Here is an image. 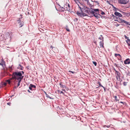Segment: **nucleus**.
Returning <instances> with one entry per match:
<instances>
[{
    "mask_svg": "<svg viewBox=\"0 0 130 130\" xmlns=\"http://www.w3.org/2000/svg\"><path fill=\"white\" fill-rule=\"evenodd\" d=\"M78 8L80 9L81 12H79L78 11H77L76 13L77 15L83 18L85 16H89L86 14L85 13L86 10H87V7L84 6L83 5L81 4L80 6L78 4H77Z\"/></svg>",
    "mask_w": 130,
    "mask_h": 130,
    "instance_id": "nucleus-1",
    "label": "nucleus"
},
{
    "mask_svg": "<svg viewBox=\"0 0 130 130\" xmlns=\"http://www.w3.org/2000/svg\"><path fill=\"white\" fill-rule=\"evenodd\" d=\"M12 76L13 79L15 80H22L24 77V76L22 75V74H21L19 71L13 72Z\"/></svg>",
    "mask_w": 130,
    "mask_h": 130,
    "instance_id": "nucleus-2",
    "label": "nucleus"
},
{
    "mask_svg": "<svg viewBox=\"0 0 130 130\" xmlns=\"http://www.w3.org/2000/svg\"><path fill=\"white\" fill-rule=\"evenodd\" d=\"M93 9L91 8L87 7V10H86L85 11V13H87L89 15V16H90V14H92L94 13V11H93Z\"/></svg>",
    "mask_w": 130,
    "mask_h": 130,
    "instance_id": "nucleus-3",
    "label": "nucleus"
},
{
    "mask_svg": "<svg viewBox=\"0 0 130 130\" xmlns=\"http://www.w3.org/2000/svg\"><path fill=\"white\" fill-rule=\"evenodd\" d=\"M115 21H117L119 23H125L126 24H127V22L125 21L124 20L122 19L121 18H120L119 17H116V19L115 20Z\"/></svg>",
    "mask_w": 130,
    "mask_h": 130,
    "instance_id": "nucleus-4",
    "label": "nucleus"
},
{
    "mask_svg": "<svg viewBox=\"0 0 130 130\" xmlns=\"http://www.w3.org/2000/svg\"><path fill=\"white\" fill-rule=\"evenodd\" d=\"M20 15L21 16V17L20 18H19L18 20L17 21L18 23L19 24V26L20 27H22L23 26L24 24V21H21L20 19L22 18V15L21 14H20Z\"/></svg>",
    "mask_w": 130,
    "mask_h": 130,
    "instance_id": "nucleus-5",
    "label": "nucleus"
},
{
    "mask_svg": "<svg viewBox=\"0 0 130 130\" xmlns=\"http://www.w3.org/2000/svg\"><path fill=\"white\" fill-rule=\"evenodd\" d=\"M94 13L92 14H90V16H89L88 17H92L93 16H94L97 19H98L100 18V17L98 15H99V16H101V17H102V16L99 14V12H98L97 13L94 12Z\"/></svg>",
    "mask_w": 130,
    "mask_h": 130,
    "instance_id": "nucleus-6",
    "label": "nucleus"
},
{
    "mask_svg": "<svg viewBox=\"0 0 130 130\" xmlns=\"http://www.w3.org/2000/svg\"><path fill=\"white\" fill-rule=\"evenodd\" d=\"M63 7L66 11L67 10L69 11H70V6L69 4L67 3L66 4L65 3Z\"/></svg>",
    "mask_w": 130,
    "mask_h": 130,
    "instance_id": "nucleus-7",
    "label": "nucleus"
},
{
    "mask_svg": "<svg viewBox=\"0 0 130 130\" xmlns=\"http://www.w3.org/2000/svg\"><path fill=\"white\" fill-rule=\"evenodd\" d=\"M121 4H126L128 2L129 0H118Z\"/></svg>",
    "mask_w": 130,
    "mask_h": 130,
    "instance_id": "nucleus-8",
    "label": "nucleus"
},
{
    "mask_svg": "<svg viewBox=\"0 0 130 130\" xmlns=\"http://www.w3.org/2000/svg\"><path fill=\"white\" fill-rule=\"evenodd\" d=\"M5 63V61H2L0 63V65H1L3 67V68L2 69L5 70L6 65Z\"/></svg>",
    "mask_w": 130,
    "mask_h": 130,
    "instance_id": "nucleus-9",
    "label": "nucleus"
},
{
    "mask_svg": "<svg viewBox=\"0 0 130 130\" xmlns=\"http://www.w3.org/2000/svg\"><path fill=\"white\" fill-rule=\"evenodd\" d=\"M32 88H36V86L32 84H30L29 86V88L30 90H33Z\"/></svg>",
    "mask_w": 130,
    "mask_h": 130,
    "instance_id": "nucleus-10",
    "label": "nucleus"
},
{
    "mask_svg": "<svg viewBox=\"0 0 130 130\" xmlns=\"http://www.w3.org/2000/svg\"><path fill=\"white\" fill-rule=\"evenodd\" d=\"M114 14L116 16L119 17H122V14L121 13L117 12H115Z\"/></svg>",
    "mask_w": 130,
    "mask_h": 130,
    "instance_id": "nucleus-11",
    "label": "nucleus"
},
{
    "mask_svg": "<svg viewBox=\"0 0 130 130\" xmlns=\"http://www.w3.org/2000/svg\"><path fill=\"white\" fill-rule=\"evenodd\" d=\"M124 63L125 64H129L130 63V59L129 58H128L126 59L124 61Z\"/></svg>",
    "mask_w": 130,
    "mask_h": 130,
    "instance_id": "nucleus-12",
    "label": "nucleus"
},
{
    "mask_svg": "<svg viewBox=\"0 0 130 130\" xmlns=\"http://www.w3.org/2000/svg\"><path fill=\"white\" fill-rule=\"evenodd\" d=\"M122 14L125 15V16H126L128 17L130 16V14H129V13H126L125 12L123 11H122L121 12Z\"/></svg>",
    "mask_w": 130,
    "mask_h": 130,
    "instance_id": "nucleus-13",
    "label": "nucleus"
},
{
    "mask_svg": "<svg viewBox=\"0 0 130 130\" xmlns=\"http://www.w3.org/2000/svg\"><path fill=\"white\" fill-rule=\"evenodd\" d=\"M58 5L59 6L60 8L61 9V10H60V11L61 12H63L64 11H66L65 9V8H64V7H61L60 5L58 4Z\"/></svg>",
    "mask_w": 130,
    "mask_h": 130,
    "instance_id": "nucleus-14",
    "label": "nucleus"
},
{
    "mask_svg": "<svg viewBox=\"0 0 130 130\" xmlns=\"http://www.w3.org/2000/svg\"><path fill=\"white\" fill-rule=\"evenodd\" d=\"M103 45H104L103 41H100V47H102L103 48H104V46Z\"/></svg>",
    "mask_w": 130,
    "mask_h": 130,
    "instance_id": "nucleus-15",
    "label": "nucleus"
},
{
    "mask_svg": "<svg viewBox=\"0 0 130 130\" xmlns=\"http://www.w3.org/2000/svg\"><path fill=\"white\" fill-rule=\"evenodd\" d=\"M59 85L60 86V87L62 88H66V86L65 85H63L61 84V83L59 84Z\"/></svg>",
    "mask_w": 130,
    "mask_h": 130,
    "instance_id": "nucleus-16",
    "label": "nucleus"
},
{
    "mask_svg": "<svg viewBox=\"0 0 130 130\" xmlns=\"http://www.w3.org/2000/svg\"><path fill=\"white\" fill-rule=\"evenodd\" d=\"M16 82H18L17 83V87H18L20 85V83L21 82L22 80H15Z\"/></svg>",
    "mask_w": 130,
    "mask_h": 130,
    "instance_id": "nucleus-17",
    "label": "nucleus"
},
{
    "mask_svg": "<svg viewBox=\"0 0 130 130\" xmlns=\"http://www.w3.org/2000/svg\"><path fill=\"white\" fill-rule=\"evenodd\" d=\"M115 56V57H117V56H118L120 58H121V56L119 54H114Z\"/></svg>",
    "mask_w": 130,
    "mask_h": 130,
    "instance_id": "nucleus-18",
    "label": "nucleus"
},
{
    "mask_svg": "<svg viewBox=\"0 0 130 130\" xmlns=\"http://www.w3.org/2000/svg\"><path fill=\"white\" fill-rule=\"evenodd\" d=\"M45 93L46 95V96L47 98H49L50 99H53V98L50 96L49 95H48L46 92H45Z\"/></svg>",
    "mask_w": 130,
    "mask_h": 130,
    "instance_id": "nucleus-19",
    "label": "nucleus"
},
{
    "mask_svg": "<svg viewBox=\"0 0 130 130\" xmlns=\"http://www.w3.org/2000/svg\"><path fill=\"white\" fill-rule=\"evenodd\" d=\"M100 37L98 38V39H100L102 41H103V37L101 35H100Z\"/></svg>",
    "mask_w": 130,
    "mask_h": 130,
    "instance_id": "nucleus-20",
    "label": "nucleus"
},
{
    "mask_svg": "<svg viewBox=\"0 0 130 130\" xmlns=\"http://www.w3.org/2000/svg\"><path fill=\"white\" fill-rule=\"evenodd\" d=\"M93 11L95 12H99V9H93Z\"/></svg>",
    "mask_w": 130,
    "mask_h": 130,
    "instance_id": "nucleus-21",
    "label": "nucleus"
},
{
    "mask_svg": "<svg viewBox=\"0 0 130 130\" xmlns=\"http://www.w3.org/2000/svg\"><path fill=\"white\" fill-rule=\"evenodd\" d=\"M115 73L116 74L117 76L120 75V73L118 71H116V73Z\"/></svg>",
    "mask_w": 130,
    "mask_h": 130,
    "instance_id": "nucleus-22",
    "label": "nucleus"
},
{
    "mask_svg": "<svg viewBox=\"0 0 130 130\" xmlns=\"http://www.w3.org/2000/svg\"><path fill=\"white\" fill-rule=\"evenodd\" d=\"M120 76H119V75L117 76V75H116V78L118 80H120Z\"/></svg>",
    "mask_w": 130,
    "mask_h": 130,
    "instance_id": "nucleus-23",
    "label": "nucleus"
},
{
    "mask_svg": "<svg viewBox=\"0 0 130 130\" xmlns=\"http://www.w3.org/2000/svg\"><path fill=\"white\" fill-rule=\"evenodd\" d=\"M113 97L115 98V100H116V101H119V100L117 99V96H114Z\"/></svg>",
    "mask_w": 130,
    "mask_h": 130,
    "instance_id": "nucleus-24",
    "label": "nucleus"
},
{
    "mask_svg": "<svg viewBox=\"0 0 130 130\" xmlns=\"http://www.w3.org/2000/svg\"><path fill=\"white\" fill-rule=\"evenodd\" d=\"M125 38V39H127V40H127L128 41H130V40L129 39V38L127 36H126V35L124 36Z\"/></svg>",
    "mask_w": 130,
    "mask_h": 130,
    "instance_id": "nucleus-25",
    "label": "nucleus"
},
{
    "mask_svg": "<svg viewBox=\"0 0 130 130\" xmlns=\"http://www.w3.org/2000/svg\"><path fill=\"white\" fill-rule=\"evenodd\" d=\"M112 17L113 18V19L115 20L116 19V16L114 15L113 14H112Z\"/></svg>",
    "mask_w": 130,
    "mask_h": 130,
    "instance_id": "nucleus-26",
    "label": "nucleus"
},
{
    "mask_svg": "<svg viewBox=\"0 0 130 130\" xmlns=\"http://www.w3.org/2000/svg\"><path fill=\"white\" fill-rule=\"evenodd\" d=\"M75 2L77 4V2L78 3H80V2L79 1V0H74Z\"/></svg>",
    "mask_w": 130,
    "mask_h": 130,
    "instance_id": "nucleus-27",
    "label": "nucleus"
},
{
    "mask_svg": "<svg viewBox=\"0 0 130 130\" xmlns=\"http://www.w3.org/2000/svg\"><path fill=\"white\" fill-rule=\"evenodd\" d=\"M127 71H128V72L127 73V74H126L127 77L128 76H130V72L129 71H128V70H127Z\"/></svg>",
    "mask_w": 130,
    "mask_h": 130,
    "instance_id": "nucleus-28",
    "label": "nucleus"
},
{
    "mask_svg": "<svg viewBox=\"0 0 130 130\" xmlns=\"http://www.w3.org/2000/svg\"><path fill=\"white\" fill-rule=\"evenodd\" d=\"M117 10H119V9L116 8V7L114 8V9H113V10L114 11H117Z\"/></svg>",
    "mask_w": 130,
    "mask_h": 130,
    "instance_id": "nucleus-29",
    "label": "nucleus"
},
{
    "mask_svg": "<svg viewBox=\"0 0 130 130\" xmlns=\"http://www.w3.org/2000/svg\"><path fill=\"white\" fill-rule=\"evenodd\" d=\"M98 84H99V87H103V86L101 84V83L100 82H99L98 83Z\"/></svg>",
    "mask_w": 130,
    "mask_h": 130,
    "instance_id": "nucleus-30",
    "label": "nucleus"
},
{
    "mask_svg": "<svg viewBox=\"0 0 130 130\" xmlns=\"http://www.w3.org/2000/svg\"><path fill=\"white\" fill-rule=\"evenodd\" d=\"M92 62L94 64L95 66H96L97 65V63L96 62L93 61Z\"/></svg>",
    "mask_w": 130,
    "mask_h": 130,
    "instance_id": "nucleus-31",
    "label": "nucleus"
},
{
    "mask_svg": "<svg viewBox=\"0 0 130 130\" xmlns=\"http://www.w3.org/2000/svg\"><path fill=\"white\" fill-rule=\"evenodd\" d=\"M91 1L92 2H95L97 4H99V2L98 1H93L92 0H91Z\"/></svg>",
    "mask_w": 130,
    "mask_h": 130,
    "instance_id": "nucleus-32",
    "label": "nucleus"
},
{
    "mask_svg": "<svg viewBox=\"0 0 130 130\" xmlns=\"http://www.w3.org/2000/svg\"><path fill=\"white\" fill-rule=\"evenodd\" d=\"M101 11L102 12L101 14L102 15H105V12H104L102 11L101 10Z\"/></svg>",
    "mask_w": 130,
    "mask_h": 130,
    "instance_id": "nucleus-33",
    "label": "nucleus"
},
{
    "mask_svg": "<svg viewBox=\"0 0 130 130\" xmlns=\"http://www.w3.org/2000/svg\"><path fill=\"white\" fill-rule=\"evenodd\" d=\"M126 41L127 44L129 46L130 45V43H129V41H128L127 40H126Z\"/></svg>",
    "mask_w": 130,
    "mask_h": 130,
    "instance_id": "nucleus-34",
    "label": "nucleus"
},
{
    "mask_svg": "<svg viewBox=\"0 0 130 130\" xmlns=\"http://www.w3.org/2000/svg\"><path fill=\"white\" fill-rule=\"evenodd\" d=\"M114 66H115V67H118V64H117L116 63H114Z\"/></svg>",
    "mask_w": 130,
    "mask_h": 130,
    "instance_id": "nucleus-35",
    "label": "nucleus"
},
{
    "mask_svg": "<svg viewBox=\"0 0 130 130\" xmlns=\"http://www.w3.org/2000/svg\"><path fill=\"white\" fill-rule=\"evenodd\" d=\"M9 70L11 71H12L13 69H12V66L9 67Z\"/></svg>",
    "mask_w": 130,
    "mask_h": 130,
    "instance_id": "nucleus-36",
    "label": "nucleus"
},
{
    "mask_svg": "<svg viewBox=\"0 0 130 130\" xmlns=\"http://www.w3.org/2000/svg\"><path fill=\"white\" fill-rule=\"evenodd\" d=\"M123 84L124 86H126L127 85L126 83L125 82H123Z\"/></svg>",
    "mask_w": 130,
    "mask_h": 130,
    "instance_id": "nucleus-37",
    "label": "nucleus"
},
{
    "mask_svg": "<svg viewBox=\"0 0 130 130\" xmlns=\"http://www.w3.org/2000/svg\"><path fill=\"white\" fill-rule=\"evenodd\" d=\"M51 48L52 49H56V48L55 47H53V46L51 45V47L50 48Z\"/></svg>",
    "mask_w": 130,
    "mask_h": 130,
    "instance_id": "nucleus-38",
    "label": "nucleus"
},
{
    "mask_svg": "<svg viewBox=\"0 0 130 130\" xmlns=\"http://www.w3.org/2000/svg\"><path fill=\"white\" fill-rule=\"evenodd\" d=\"M19 72L21 74H22V75L23 74H24V72L23 71H19Z\"/></svg>",
    "mask_w": 130,
    "mask_h": 130,
    "instance_id": "nucleus-39",
    "label": "nucleus"
},
{
    "mask_svg": "<svg viewBox=\"0 0 130 130\" xmlns=\"http://www.w3.org/2000/svg\"><path fill=\"white\" fill-rule=\"evenodd\" d=\"M7 82L9 84H10L11 83V82L9 80H7Z\"/></svg>",
    "mask_w": 130,
    "mask_h": 130,
    "instance_id": "nucleus-40",
    "label": "nucleus"
},
{
    "mask_svg": "<svg viewBox=\"0 0 130 130\" xmlns=\"http://www.w3.org/2000/svg\"><path fill=\"white\" fill-rule=\"evenodd\" d=\"M20 69L21 70H23V67L22 66H21L20 67Z\"/></svg>",
    "mask_w": 130,
    "mask_h": 130,
    "instance_id": "nucleus-41",
    "label": "nucleus"
},
{
    "mask_svg": "<svg viewBox=\"0 0 130 130\" xmlns=\"http://www.w3.org/2000/svg\"><path fill=\"white\" fill-rule=\"evenodd\" d=\"M119 103H122L123 105L125 104L126 103L125 102H121V101Z\"/></svg>",
    "mask_w": 130,
    "mask_h": 130,
    "instance_id": "nucleus-42",
    "label": "nucleus"
},
{
    "mask_svg": "<svg viewBox=\"0 0 130 130\" xmlns=\"http://www.w3.org/2000/svg\"><path fill=\"white\" fill-rule=\"evenodd\" d=\"M66 29L68 31H70V30L68 28H66Z\"/></svg>",
    "mask_w": 130,
    "mask_h": 130,
    "instance_id": "nucleus-43",
    "label": "nucleus"
},
{
    "mask_svg": "<svg viewBox=\"0 0 130 130\" xmlns=\"http://www.w3.org/2000/svg\"><path fill=\"white\" fill-rule=\"evenodd\" d=\"M103 88L104 89V91H106V88H105L103 86Z\"/></svg>",
    "mask_w": 130,
    "mask_h": 130,
    "instance_id": "nucleus-44",
    "label": "nucleus"
},
{
    "mask_svg": "<svg viewBox=\"0 0 130 130\" xmlns=\"http://www.w3.org/2000/svg\"><path fill=\"white\" fill-rule=\"evenodd\" d=\"M104 126V127H109L110 126H109L106 125H105Z\"/></svg>",
    "mask_w": 130,
    "mask_h": 130,
    "instance_id": "nucleus-45",
    "label": "nucleus"
},
{
    "mask_svg": "<svg viewBox=\"0 0 130 130\" xmlns=\"http://www.w3.org/2000/svg\"><path fill=\"white\" fill-rule=\"evenodd\" d=\"M127 24H126L127 25H130V23H129V22H127Z\"/></svg>",
    "mask_w": 130,
    "mask_h": 130,
    "instance_id": "nucleus-46",
    "label": "nucleus"
},
{
    "mask_svg": "<svg viewBox=\"0 0 130 130\" xmlns=\"http://www.w3.org/2000/svg\"><path fill=\"white\" fill-rule=\"evenodd\" d=\"M119 25H120L119 24H117L116 25V26L117 27V26H119Z\"/></svg>",
    "mask_w": 130,
    "mask_h": 130,
    "instance_id": "nucleus-47",
    "label": "nucleus"
},
{
    "mask_svg": "<svg viewBox=\"0 0 130 130\" xmlns=\"http://www.w3.org/2000/svg\"><path fill=\"white\" fill-rule=\"evenodd\" d=\"M69 71L71 72L73 74L75 73V72H73V71Z\"/></svg>",
    "mask_w": 130,
    "mask_h": 130,
    "instance_id": "nucleus-48",
    "label": "nucleus"
},
{
    "mask_svg": "<svg viewBox=\"0 0 130 130\" xmlns=\"http://www.w3.org/2000/svg\"><path fill=\"white\" fill-rule=\"evenodd\" d=\"M85 1H87V3H89L88 0H85Z\"/></svg>",
    "mask_w": 130,
    "mask_h": 130,
    "instance_id": "nucleus-49",
    "label": "nucleus"
},
{
    "mask_svg": "<svg viewBox=\"0 0 130 130\" xmlns=\"http://www.w3.org/2000/svg\"><path fill=\"white\" fill-rule=\"evenodd\" d=\"M101 17L102 18V17H103V18H105V17H105V16H102V17Z\"/></svg>",
    "mask_w": 130,
    "mask_h": 130,
    "instance_id": "nucleus-50",
    "label": "nucleus"
},
{
    "mask_svg": "<svg viewBox=\"0 0 130 130\" xmlns=\"http://www.w3.org/2000/svg\"><path fill=\"white\" fill-rule=\"evenodd\" d=\"M27 91H28V92H29V93H31V92H30V91L29 90H27Z\"/></svg>",
    "mask_w": 130,
    "mask_h": 130,
    "instance_id": "nucleus-51",
    "label": "nucleus"
},
{
    "mask_svg": "<svg viewBox=\"0 0 130 130\" xmlns=\"http://www.w3.org/2000/svg\"><path fill=\"white\" fill-rule=\"evenodd\" d=\"M112 7H113V9H114V7H114V6H113V5H112Z\"/></svg>",
    "mask_w": 130,
    "mask_h": 130,
    "instance_id": "nucleus-52",
    "label": "nucleus"
},
{
    "mask_svg": "<svg viewBox=\"0 0 130 130\" xmlns=\"http://www.w3.org/2000/svg\"><path fill=\"white\" fill-rule=\"evenodd\" d=\"M112 7H113V9H114V7H114V6H113V5H112Z\"/></svg>",
    "mask_w": 130,
    "mask_h": 130,
    "instance_id": "nucleus-53",
    "label": "nucleus"
},
{
    "mask_svg": "<svg viewBox=\"0 0 130 130\" xmlns=\"http://www.w3.org/2000/svg\"><path fill=\"white\" fill-rule=\"evenodd\" d=\"M63 93V92H62V91H61V93Z\"/></svg>",
    "mask_w": 130,
    "mask_h": 130,
    "instance_id": "nucleus-54",
    "label": "nucleus"
},
{
    "mask_svg": "<svg viewBox=\"0 0 130 130\" xmlns=\"http://www.w3.org/2000/svg\"><path fill=\"white\" fill-rule=\"evenodd\" d=\"M118 58V60H121V59H119Z\"/></svg>",
    "mask_w": 130,
    "mask_h": 130,
    "instance_id": "nucleus-55",
    "label": "nucleus"
},
{
    "mask_svg": "<svg viewBox=\"0 0 130 130\" xmlns=\"http://www.w3.org/2000/svg\"><path fill=\"white\" fill-rule=\"evenodd\" d=\"M19 66L20 67L21 66H21L20 64H19Z\"/></svg>",
    "mask_w": 130,
    "mask_h": 130,
    "instance_id": "nucleus-56",
    "label": "nucleus"
},
{
    "mask_svg": "<svg viewBox=\"0 0 130 130\" xmlns=\"http://www.w3.org/2000/svg\"><path fill=\"white\" fill-rule=\"evenodd\" d=\"M127 27H128V28H129L130 29V27L129 26H127Z\"/></svg>",
    "mask_w": 130,
    "mask_h": 130,
    "instance_id": "nucleus-57",
    "label": "nucleus"
},
{
    "mask_svg": "<svg viewBox=\"0 0 130 130\" xmlns=\"http://www.w3.org/2000/svg\"><path fill=\"white\" fill-rule=\"evenodd\" d=\"M7 104H8V105H9V104H10V103H7Z\"/></svg>",
    "mask_w": 130,
    "mask_h": 130,
    "instance_id": "nucleus-58",
    "label": "nucleus"
},
{
    "mask_svg": "<svg viewBox=\"0 0 130 130\" xmlns=\"http://www.w3.org/2000/svg\"><path fill=\"white\" fill-rule=\"evenodd\" d=\"M114 70H115V73H116V71H117L116 70H115V69H114Z\"/></svg>",
    "mask_w": 130,
    "mask_h": 130,
    "instance_id": "nucleus-59",
    "label": "nucleus"
},
{
    "mask_svg": "<svg viewBox=\"0 0 130 130\" xmlns=\"http://www.w3.org/2000/svg\"><path fill=\"white\" fill-rule=\"evenodd\" d=\"M119 11H120V12H121H121H122V11H121V10H119Z\"/></svg>",
    "mask_w": 130,
    "mask_h": 130,
    "instance_id": "nucleus-60",
    "label": "nucleus"
},
{
    "mask_svg": "<svg viewBox=\"0 0 130 130\" xmlns=\"http://www.w3.org/2000/svg\"><path fill=\"white\" fill-rule=\"evenodd\" d=\"M17 69H20V68H19V67H18L17 68Z\"/></svg>",
    "mask_w": 130,
    "mask_h": 130,
    "instance_id": "nucleus-61",
    "label": "nucleus"
},
{
    "mask_svg": "<svg viewBox=\"0 0 130 130\" xmlns=\"http://www.w3.org/2000/svg\"><path fill=\"white\" fill-rule=\"evenodd\" d=\"M87 4H90V3L89 2V3L88 2V3H87Z\"/></svg>",
    "mask_w": 130,
    "mask_h": 130,
    "instance_id": "nucleus-62",
    "label": "nucleus"
},
{
    "mask_svg": "<svg viewBox=\"0 0 130 130\" xmlns=\"http://www.w3.org/2000/svg\"><path fill=\"white\" fill-rule=\"evenodd\" d=\"M122 25H124V24H121Z\"/></svg>",
    "mask_w": 130,
    "mask_h": 130,
    "instance_id": "nucleus-63",
    "label": "nucleus"
},
{
    "mask_svg": "<svg viewBox=\"0 0 130 130\" xmlns=\"http://www.w3.org/2000/svg\"><path fill=\"white\" fill-rule=\"evenodd\" d=\"M129 14H130V12H129Z\"/></svg>",
    "mask_w": 130,
    "mask_h": 130,
    "instance_id": "nucleus-64",
    "label": "nucleus"
}]
</instances>
